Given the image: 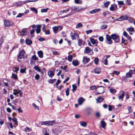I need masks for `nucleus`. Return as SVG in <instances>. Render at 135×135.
I'll return each instance as SVG.
<instances>
[{"instance_id": "a19ab883", "label": "nucleus", "mask_w": 135, "mask_h": 135, "mask_svg": "<svg viewBox=\"0 0 135 135\" xmlns=\"http://www.w3.org/2000/svg\"><path fill=\"white\" fill-rule=\"evenodd\" d=\"M127 30L129 32H132L134 31V29L133 27H130L128 28H127Z\"/></svg>"}, {"instance_id": "c85d7f7f", "label": "nucleus", "mask_w": 135, "mask_h": 135, "mask_svg": "<svg viewBox=\"0 0 135 135\" xmlns=\"http://www.w3.org/2000/svg\"><path fill=\"white\" fill-rule=\"evenodd\" d=\"M41 125H44L47 126V121H41Z\"/></svg>"}, {"instance_id": "4468645a", "label": "nucleus", "mask_w": 135, "mask_h": 135, "mask_svg": "<svg viewBox=\"0 0 135 135\" xmlns=\"http://www.w3.org/2000/svg\"><path fill=\"white\" fill-rule=\"evenodd\" d=\"M101 69L99 67L96 68L94 70V72L97 74H99L101 71Z\"/></svg>"}, {"instance_id": "f3484780", "label": "nucleus", "mask_w": 135, "mask_h": 135, "mask_svg": "<svg viewBox=\"0 0 135 135\" xmlns=\"http://www.w3.org/2000/svg\"><path fill=\"white\" fill-rule=\"evenodd\" d=\"M27 31L26 28L23 29L21 32L22 35H26L27 33Z\"/></svg>"}, {"instance_id": "338daca9", "label": "nucleus", "mask_w": 135, "mask_h": 135, "mask_svg": "<svg viewBox=\"0 0 135 135\" xmlns=\"http://www.w3.org/2000/svg\"><path fill=\"white\" fill-rule=\"evenodd\" d=\"M113 73L117 75H118L119 74L120 72L119 71H113Z\"/></svg>"}, {"instance_id": "4d7b16f0", "label": "nucleus", "mask_w": 135, "mask_h": 135, "mask_svg": "<svg viewBox=\"0 0 135 135\" xmlns=\"http://www.w3.org/2000/svg\"><path fill=\"white\" fill-rule=\"evenodd\" d=\"M72 15V14H71L70 13H69L67 15H65L64 16H62L61 17V18H64L66 17H68L71 15Z\"/></svg>"}, {"instance_id": "9b49d317", "label": "nucleus", "mask_w": 135, "mask_h": 135, "mask_svg": "<svg viewBox=\"0 0 135 135\" xmlns=\"http://www.w3.org/2000/svg\"><path fill=\"white\" fill-rule=\"evenodd\" d=\"M42 27V25H40L37 26V29L36 30V33H39L41 31V28Z\"/></svg>"}, {"instance_id": "79ce46f5", "label": "nucleus", "mask_w": 135, "mask_h": 135, "mask_svg": "<svg viewBox=\"0 0 135 135\" xmlns=\"http://www.w3.org/2000/svg\"><path fill=\"white\" fill-rule=\"evenodd\" d=\"M107 26L106 25H104L101 26L100 28L102 29H105L107 27Z\"/></svg>"}, {"instance_id": "b1692460", "label": "nucleus", "mask_w": 135, "mask_h": 135, "mask_svg": "<svg viewBox=\"0 0 135 135\" xmlns=\"http://www.w3.org/2000/svg\"><path fill=\"white\" fill-rule=\"evenodd\" d=\"M104 99L101 97H99L97 99H96L97 103H100Z\"/></svg>"}, {"instance_id": "f704fd0d", "label": "nucleus", "mask_w": 135, "mask_h": 135, "mask_svg": "<svg viewBox=\"0 0 135 135\" xmlns=\"http://www.w3.org/2000/svg\"><path fill=\"white\" fill-rule=\"evenodd\" d=\"M127 20H128L131 23H133L134 21V20L133 18L131 17H128V19Z\"/></svg>"}, {"instance_id": "c03bdc74", "label": "nucleus", "mask_w": 135, "mask_h": 135, "mask_svg": "<svg viewBox=\"0 0 135 135\" xmlns=\"http://www.w3.org/2000/svg\"><path fill=\"white\" fill-rule=\"evenodd\" d=\"M12 78L15 79H17V75H15V74L12 73Z\"/></svg>"}, {"instance_id": "7c9ffc66", "label": "nucleus", "mask_w": 135, "mask_h": 135, "mask_svg": "<svg viewBox=\"0 0 135 135\" xmlns=\"http://www.w3.org/2000/svg\"><path fill=\"white\" fill-rule=\"evenodd\" d=\"M80 124L81 125L83 126V127H86V123L84 122H80Z\"/></svg>"}, {"instance_id": "4be33fe9", "label": "nucleus", "mask_w": 135, "mask_h": 135, "mask_svg": "<svg viewBox=\"0 0 135 135\" xmlns=\"http://www.w3.org/2000/svg\"><path fill=\"white\" fill-rule=\"evenodd\" d=\"M72 64L74 66H76L78 65L79 62L78 60H75L73 61Z\"/></svg>"}, {"instance_id": "774afa93", "label": "nucleus", "mask_w": 135, "mask_h": 135, "mask_svg": "<svg viewBox=\"0 0 135 135\" xmlns=\"http://www.w3.org/2000/svg\"><path fill=\"white\" fill-rule=\"evenodd\" d=\"M93 111V109H89L88 110V113L89 114L91 113Z\"/></svg>"}, {"instance_id": "13d9d810", "label": "nucleus", "mask_w": 135, "mask_h": 135, "mask_svg": "<svg viewBox=\"0 0 135 135\" xmlns=\"http://www.w3.org/2000/svg\"><path fill=\"white\" fill-rule=\"evenodd\" d=\"M95 115L98 118L100 116V113L98 112H97L95 113Z\"/></svg>"}, {"instance_id": "4c0bfd02", "label": "nucleus", "mask_w": 135, "mask_h": 135, "mask_svg": "<svg viewBox=\"0 0 135 135\" xmlns=\"http://www.w3.org/2000/svg\"><path fill=\"white\" fill-rule=\"evenodd\" d=\"M78 44L79 46H80L82 44V41L81 39H79L78 42Z\"/></svg>"}, {"instance_id": "423d86ee", "label": "nucleus", "mask_w": 135, "mask_h": 135, "mask_svg": "<svg viewBox=\"0 0 135 135\" xmlns=\"http://www.w3.org/2000/svg\"><path fill=\"white\" fill-rule=\"evenodd\" d=\"M72 10L75 11H78L82 10L83 8L80 7L76 6H73L71 7Z\"/></svg>"}, {"instance_id": "72a5a7b5", "label": "nucleus", "mask_w": 135, "mask_h": 135, "mask_svg": "<svg viewBox=\"0 0 135 135\" xmlns=\"http://www.w3.org/2000/svg\"><path fill=\"white\" fill-rule=\"evenodd\" d=\"M70 36L71 37V39L73 40L75 39V36L74 35V33L71 32L70 33Z\"/></svg>"}, {"instance_id": "f257e3e1", "label": "nucleus", "mask_w": 135, "mask_h": 135, "mask_svg": "<svg viewBox=\"0 0 135 135\" xmlns=\"http://www.w3.org/2000/svg\"><path fill=\"white\" fill-rule=\"evenodd\" d=\"M110 37L112 39L114 40L115 42L118 43L120 42V40L118 35L114 34H112L110 36Z\"/></svg>"}, {"instance_id": "3c124183", "label": "nucleus", "mask_w": 135, "mask_h": 135, "mask_svg": "<svg viewBox=\"0 0 135 135\" xmlns=\"http://www.w3.org/2000/svg\"><path fill=\"white\" fill-rule=\"evenodd\" d=\"M32 58L33 59L35 60H38V57H37L35 55H34L32 56Z\"/></svg>"}, {"instance_id": "0eeeda50", "label": "nucleus", "mask_w": 135, "mask_h": 135, "mask_svg": "<svg viewBox=\"0 0 135 135\" xmlns=\"http://www.w3.org/2000/svg\"><path fill=\"white\" fill-rule=\"evenodd\" d=\"M109 9L111 11H114L115 10H117V5L115 4L111 5Z\"/></svg>"}, {"instance_id": "69168bd1", "label": "nucleus", "mask_w": 135, "mask_h": 135, "mask_svg": "<svg viewBox=\"0 0 135 135\" xmlns=\"http://www.w3.org/2000/svg\"><path fill=\"white\" fill-rule=\"evenodd\" d=\"M69 9H67L63 10L62 11V12L63 13H66L69 12Z\"/></svg>"}, {"instance_id": "052dcab7", "label": "nucleus", "mask_w": 135, "mask_h": 135, "mask_svg": "<svg viewBox=\"0 0 135 135\" xmlns=\"http://www.w3.org/2000/svg\"><path fill=\"white\" fill-rule=\"evenodd\" d=\"M14 69H15V70H14V72H16L19 70V68L18 66L17 67H15L14 68Z\"/></svg>"}, {"instance_id": "e2e57ef3", "label": "nucleus", "mask_w": 135, "mask_h": 135, "mask_svg": "<svg viewBox=\"0 0 135 135\" xmlns=\"http://www.w3.org/2000/svg\"><path fill=\"white\" fill-rule=\"evenodd\" d=\"M118 4L119 5H123L124 4L123 2L122 1H117Z\"/></svg>"}, {"instance_id": "bb28decb", "label": "nucleus", "mask_w": 135, "mask_h": 135, "mask_svg": "<svg viewBox=\"0 0 135 135\" xmlns=\"http://www.w3.org/2000/svg\"><path fill=\"white\" fill-rule=\"evenodd\" d=\"M109 90L111 93L113 94H114L116 92V90L113 89V88H110Z\"/></svg>"}, {"instance_id": "1a4fd4ad", "label": "nucleus", "mask_w": 135, "mask_h": 135, "mask_svg": "<svg viewBox=\"0 0 135 135\" xmlns=\"http://www.w3.org/2000/svg\"><path fill=\"white\" fill-rule=\"evenodd\" d=\"M56 124L55 120L47 121V126H51Z\"/></svg>"}, {"instance_id": "603ef678", "label": "nucleus", "mask_w": 135, "mask_h": 135, "mask_svg": "<svg viewBox=\"0 0 135 135\" xmlns=\"http://www.w3.org/2000/svg\"><path fill=\"white\" fill-rule=\"evenodd\" d=\"M131 0H126V3L129 5H131V3H130V1Z\"/></svg>"}, {"instance_id": "a878e982", "label": "nucleus", "mask_w": 135, "mask_h": 135, "mask_svg": "<svg viewBox=\"0 0 135 135\" xmlns=\"http://www.w3.org/2000/svg\"><path fill=\"white\" fill-rule=\"evenodd\" d=\"M26 44L30 45L32 44V41L29 39H26Z\"/></svg>"}, {"instance_id": "412c9836", "label": "nucleus", "mask_w": 135, "mask_h": 135, "mask_svg": "<svg viewBox=\"0 0 135 135\" xmlns=\"http://www.w3.org/2000/svg\"><path fill=\"white\" fill-rule=\"evenodd\" d=\"M124 91H122V93H121V94L118 97V98H119V100H120V99H122L123 98V97L124 96Z\"/></svg>"}, {"instance_id": "680f3d73", "label": "nucleus", "mask_w": 135, "mask_h": 135, "mask_svg": "<svg viewBox=\"0 0 135 135\" xmlns=\"http://www.w3.org/2000/svg\"><path fill=\"white\" fill-rule=\"evenodd\" d=\"M52 52L53 54L56 55H59V54L56 51H52Z\"/></svg>"}, {"instance_id": "6ab92c4d", "label": "nucleus", "mask_w": 135, "mask_h": 135, "mask_svg": "<svg viewBox=\"0 0 135 135\" xmlns=\"http://www.w3.org/2000/svg\"><path fill=\"white\" fill-rule=\"evenodd\" d=\"M39 57L40 58H42L43 57V53L42 51H39L37 52Z\"/></svg>"}, {"instance_id": "5fc2aeb1", "label": "nucleus", "mask_w": 135, "mask_h": 135, "mask_svg": "<svg viewBox=\"0 0 135 135\" xmlns=\"http://www.w3.org/2000/svg\"><path fill=\"white\" fill-rule=\"evenodd\" d=\"M40 77V76L38 74H37L35 76V78L36 80H38L39 79Z\"/></svg>"}, {"instance_id": "cd10ccee", "label": "nucleus", "mask_w": 135, "mask_h": 135, "mask_svg": "<svg viewBox=\"0 0 135 135\" xmlns=\"http://www.w3.org/2000/svg\"><path fill=\"white\" fill-rule=\"evenodd\" d=\"M30 10L34 12L35 13L37 14V9L34 7H32L30 8Z\"/></svg>"}, {"instance_id": "2f4dec72", "label": "nucleus", "mask_w": 135, "mask_h": 135, "mask_svg": "<svg viewBox=\"0 0 135 135\" xmlns=\"http://www.w3.org/2000/svg\"><path fill=\"white\" fill-rule=\"evenodd\" d=\"M110 2L109 1H107L106 2L104 3V6L105 7H107L110 4Z\"/></svg>"}, {"instance_id": "f8f14e48", "label": "nucleus", "mask_w": 135, "mask_h": 135, "mask_svg": "<svg viewBox=\"0 0 135 135\" xmlns=\"http://www.w3.org/2000/svg\"><path fill=\"white\" fill-rule=\"evenodd\" d=\"M100 10V8H97L93 9L91 11H90L89 12L90 13V14H93L94 13H96L97 12L99 11Z\"/></svg>"}, {"instance_id": "58836bf2", "label": "nucleus", "mask_w": 135, "mask_h": 135, "mask_svg": "<svg viewBox=\"0 0 135 135\" xmlns=\"http://www.w3.org/2000/svg\"><path fill=\"white\" fill-rule=\"evenodd\" d=\"M83 26V25L82 24L80 23H79L77 25H76V28H78L79 27H81Z\"/></svg>"}, {"instance_id": "de8ad7c7", "label": "nucleus", "mask_w": 135, "mask_h": 135, "mask_svg": "<svg viewBox=\"0 0 135 135\" xmlns=\"http://www.w3.org/2000/svg\"><path fill=\"white\" fill-rule=\"evenodd\" d=\"M32 106L35 108V109H37L38 110H39V109L37 106L34 103H33L32 104Z\"/></svg>"}, {"instance_id": "aec40b11", "label": "nucleus", "mask_w": 135, "mask_h": 135, "mask_svg": "<svg viewBox=\"0 0 135 135\" xmlns=\"http://www.w3.org/2000/svg\"><path fill=\"white\" fill-rule=\"evenodd\" d=\"M56 81V79H50L48 80V82L50 83L51 84H53L55 83Z\"/></svg>"}, {"instance_id": "473e14b6", "label": "nucleus", "mask_w": 135, "mask_h": 135, "mask_svg": "<svg viewBox=\"0 0 135 135\" xmlns=\"http://www.w3.org/2000/svg\"><path fill=\"white\" fill-rule=\"evenodd\" d=\"M34 69H35V70H37L38 71L40 72L41 71V70L39 67L37 66H35L34 67Z\"/></svg>"}, {"instance_id": "9d476101", "label": "nucleus", "mask_w": 135, "mask_h": 135, "mask_svg": "<svg viewBox=\"0 0 135 135\" xmlns=\"http://www.w3.org/2000/svg\"><path fill=\"white\" fill-rule=\"evenodd\" d=\"M90 60L89 58H87L85 56H84L83 57V61L84 64H85L86 63L88 62Z\"/></svg>"}, {"instance_id": "09e8293b", "label": "nucleus", "mask_w": 135, "mask_h": 135, "mask_svg": "<svg viewBox=\"0 0 135 135\" xmlns=\"http://www.w3.org/2000/svg\"><path fill=\"white\" fill-rule=\"evenodd\" d=\"M70 89L69 88H67L66 90V96H68L69 95V91Z\"/></svg>"}, {"instance_id": "37998d69", "label": "nucleus", "mask_w": 135, "mask_h": 135, "mask_svg": "<svg viewBox=\"0 0 135 135\" xmlns=\"http://www.w3.org/2000/svg\"><path fill=\"white\" fill-rule=\"evenodd\" d=\"M48 9H49L48 8H46V9H41V12L42 13L46 12H47Z\"/></svg>"}, {"instance_id": "c756f323", "label": "nucleus", "mask_w": 135, "mask_h": 135, "mask_svg": "<svg viewBox=\"0 0 135 135\" xmlns=\"http://www.w3.org/2000/svg\"><path fill=\"white\" fill-rule=\"evenodd\" d=\"M42 131L43 133H44V135H49V134L47 133V130L46 129H43L42 130Z\"/></svg>"}, {"instance_id": "a211bd4d", "label": "nucleus", "mask_w": 135, "mask_h": 135, "mask_svg": "<svg viewBox=\"0 0 135 135\" xmlns=\"http://www.w3.org/2000/svg\"><path fill=\"white\" fill-rule=\"evenodd\" d=\"M90 49L89 47H85L84 51V52H85L86 53H89L90 51Z\"/></svg>"}, {"instance_id": "dca6fc26", "label": "nucleus", "mask_w": 135, "mask_h": 135, "mask_svg": "<svg viewBox=\"0 0 135 135\" xmlns=\"http://www.w3.org/2000/svg\"><path fill=\"white\" fill-rule=\"evenodd\" d=\"M60 27V26H55L52 28L54 32V33H57V31L59 30V27Z\"/></svg>"}, {"instance_id": "bf43d9fd", "label": "nucleus", "mask_w": 135, "mask_h": 135, "mask_svg": "<svg viewBox=\"0 0 135 135\" xmlns=\"http://www.w3.org/2000/svg\"><path fill=\"white\" fill-rule=\"evenodd\" d=\"M127 39L128 40L130 41L131 42L132 41V39H131V37L128 35L126 37Z\"/></svg>"}, {"instance_id": "e433bc0d", "label": "nucleus", "mask_w": 135, "mask_h": 135, "mask_svg": "<svg viewBox=\"0 0 135 135\" xmlns=\"http://www.w3.org/2000/svg\"><path fill=\"white\" fill-rule=\"evenodd\" d=\"M94 62L95 64H98L99 62V59L98 57H96L94 59Z\"/></svg>"}, {"instance_id": "6e6552de", "label": "nucleus", "mask_w": 135, "mask_h": 135, "mask_svg": "<svg viewBox=\"0 0 135 135\" xmlns=\"http://www.w3.org/2000/svg\"><path fill=\"white\" fill-rule=\"evenodd\" d=\"M128 19V16H127L122 15L121 16L118 18L117 19V20L119 21H120L124 20H127Z\"/></svg>"}, {"instance_id": "2eb2a0df", "label": "nucleus", "mask_w": 135, "mask_h": 135, "mask_svg": "<svg viewBox=\"0 0 135 135\" xmlns=\"http://www.w3.org/2000/svg\"><path fill=\"white\" fill-rule=\"evenodd\" d=\"M47 74L50 77L52 78L54 75V73L53 71H50L48 72Z\"/></svg>"}, {"instance_id": "5701e85b", "label": "nucleus", "mask_w": 135, "mask_h": 135, "mask_svg": "<svg viewBox=\"0 0 135 135\" xmlns=\"http://www.w3.org/2000/svg\"><path fill=\"white\" fill-rule=\"evenodd\" d=\"M100 122L102 127L103 128H104L106 124V123L103 120H101Z\"/></svg>"}, {"instance_id": "864d4df0", "label": "nucleus", "mask_w": 135, "mask_h": 135, "mask_svg": "<svg viewBox=\"0 0 135 135\" xmlns=\"http://www.w3.org/2000/svg\"><path fill=\"white\" fill-rule=\"evenodd\" d=\"M25 132H26V131H27L28 132H29L31 131V129L29 127H26L25 128Z\"/></svg>"}, {"instance_id": "6e6d98bb", "label": "nucleus", "mask_w": 135, "mask_h": 135, "mask_svg": "<svg viewBox=\"0 0 135 135\" xmlns=\"http://www.w3.org/2000/svg\"><path fill=\"white\" fill-rule=\"evenodd\" d=\"M46 35H49L50 34V32L49 30L45 31L44 32Z\"/></svg>"}, {"instance_id": "393cba45", "label": "nucleus", "mask_w": 135, "mask_h": 135, "mask_svg": "<svg viewBox=\"0 0 135 135\" xmlns=\"http://www.w3.org/2000/svg\"><path fill=\"white\" fill-rule=\"evenodd\" d=\"M90 41L91 43L94 45L96 43V42H97L96 40H95L93 38H91Z\"/></svg>"}, {"instance_id": "a18cd8bd", "label": "nucleus", "mask_w": 135, "mask_h": 135, "mask_svg": "<svg viewBox=\"0 0 135 135\" xmlns=\"http://www.w3.org/2000/svg\"><path fill=\"white\" fill-rule=\"evenodd\" d=\"M12 120L15 122V124H17L18 122L17 120V119L16 118H14L12 119Z\"/></svg>"}, {"instance_id": "0e129e2a", "label": "nucleus", "mask_w": 135, "mask_h": 135, "mask_svg": "<svg viewBox=\"0 0 135 135\" xmlns=\"http://www.w3.org/2000/svg\"><path fill=\"white\" fill-rule=\"evenodd\" d=\"M98 39L99 41L102 42L103 40V37L102 36H100L99 37Z\"/></svg>"}, {"instance_id": "7ed1b4c3", "label": "nucleus", "mask_w": 135, "mask_h": 135, "mask_svg": "<svg viewBox=\"0 0 135 135\" xmlns=\"http://www.w3.org/2000/svg\"><path fill=\"white\" fill-rule=\"evenodd\" d=\"M4 23L5 27H9L13 25L14 24L13 21L8 20H4Z\"/></svg>"}, {"instance_id": "39448f33", "label": "nucleus", "mask_w": 135, "mask_h": 135, "mask_svg": "<svg viewBox=\"0 0 135 135\" xmlns=\"http://www.w3.org/2000/svg\"><path fill=\"white\" fill-rule=\"evenodd\" d=\"M100 88L98 89V91L99 92L97 93V94H99L103 93L105 92V90H104V88L103 86H99L98 88Z\"/></svg>"}, {"instance_id": "20e7f679", "label": "nucleus", "mask_w": 135, "mask_h": 135, "mask_svg": "<svg viewBox=\"0 0 135 135\" xmlns=\"http://www.w3.org/2000/svg\"><path fill=\"white\" fill-rule=\"evenodd\" d=\"M25 51L24 50H22L19 53L18 55L17 60L19 62H20V60L19 59H21L23 58L24 56Z\"/></svg>"}, {"instance_id": "8fccbe9b", "label": "nucleus", "mask_w": 135, "mask_h": 135, "mask_svg": "<svg viewBox=\"0 0 135 135\" xmlns=\"http://www.w3.org/2000/svg\"><path fill=\"white\" fill-rule=\"evenodd\" d=\"M37 1V0H28L27 1H25L23 3H28V2H34Z\"/></svg>"}, {"instance_id": "f03ea898", "label": "nucleus", "mask_w": 135, "mask_h": 135, "mask_svg": "<svg viewBox=\"0 0 135 135\" xmlns=\"http://www.w3.org/2000/svg\"><path fill=\"white\" fill-rule=\"evenodd\" d=\"M106 39L105 41L106 43L109 45H111L112 44L113 41L110 35L108 34H107L106 36Z\"/></svg>"}, {"instance_id": "ddd939ff", "label": "nucleus", "mask_w": 135, "mask_h": 135, "mask_svg": "<svg viewBox=\"0 0 135 135\" xmlns=\"http://www.w3.org/2000/svg\"><path fill=\"white\" fill-rule=\"evenodd\" d=\"M84 100V99H83L82 97L80 98L78 100L79 104L80 105H81Z\"/></svg>"}, {"instance_id": "c9c22d12", "label": "nucleus", "mask_w": 135, "mask_h": 135, "mask_svg": "<svg viewBox=\"0 0 135 135\" xmlns=\"http://www.w3.org/2000/svg\"><path fill=\"white\" fill-rule=\"evenodd\" d=\"M72 87H73V89H72V91H75L77 88V87L76 85H74L73 84L72 85Z\"/></svg>"}, {"instance_id": "49530a36", "label": "nucleus", "mask_w": 135, "mask_h": 135, "mask_svg": "<svg viewBox=\"0 0 135 135\" xmlns=\"http://www.w3.org/2000/svg\"><path fill=\"white\" fill-rule=\"evenodd\" d=\"M4 41V39L3 37H2L0 39V46H1V44L3 43Z\"/></svg>"}, {"instance_id": "ea45409f", "label": "nucleus", "mask_w": 135, "mask_h": 135, "mask_svg": "<svg viewBox=\"0 0 135 135\" xmlns=\"http://www.w3.org/2000/svg\"><path fill=\"white\" fill-rule=\"evenodd\" d=\"M73 59V57L71 55H70L68 56V60L69 62L71 61Z\"/></svg>"}]
</instances>
